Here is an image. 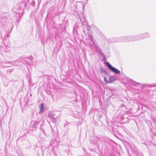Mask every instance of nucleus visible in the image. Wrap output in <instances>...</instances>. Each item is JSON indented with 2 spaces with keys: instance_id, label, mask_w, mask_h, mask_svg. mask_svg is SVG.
I'll return each mask as SVG.
<instances>
[{
  "instance_id": "1",
  "label": "nucleus",
  "mask_w": 156,
  "mask_h": 156,
  "mask_svg": "<svg viewBox=\"0 0 156 156\" xmlns=\"http://www.w3.org/2000/svg\"><path fill=\"white\" fill-rule=\"evenodd\" d=\"M106 64H107L108 68L112 72L117 74H119L120 73V71L119 70L115 68V67H113L108 62H106Z\"/></svg>"
},
{
  "instance_id": "2",
  "label": "nucleus",
  "mask_w": 156,
  "mask_h": 156,
  "mask_svg": "<svg viewBox=\"0 0 156 156\" xmlns=\"http://www.w3.org/2000/svg\"><path fill=\"white\" fill-rule=\"evenodd\" d=\"M39 109L40 111L39 113V114H41L43 112L44 110V107L43 103L41 104L39 106Z\"/></svg>"
},
{
  "instance_id": "3",
  "label": "nucleus",
  "mask_w": 156,
  "mask_h": 156,
  "mask_svg": "<svg viewBox=\"0 0 156 156\" xmlns=\"http://www.w3.org/2000/svg\"><path fill=\"white\" fill-rule=\"evenodd\" d=\"M109 83H111L113 82L114 81L116 80V78L115 76H112L109 77Z\"/></svg>"
},
{
  "instance_id": "4",
  "label": "nucleus",
  "mask_w": 156,
  "mask_h": 156,
  "mask_svg": "<svg viewBox=\"0 0 156 156\" xmlns=\"http://www.w3.org/2000/svg\"><path fill=\"white\" fill-rule=\"evenodd\" d=\"M104 80L107 83H109V81L107 80L106 78L105 77H104Z\"/></svg>"
},
{
  "instance_id": "5",
  "label": "nucleus",
  "mask_w": 156,
  "mask_h": 156,
  "mask_svg": "<svg viewBox=\"0 0 156 156\" xmlns=\"http://www.w3.org/2000/svg\"><path fill=\"white\" fill-rule=\"evenodd\" d=\"M48 116L50 117V118H51V115H48Z\"/></svg>"
}]
</instances>
